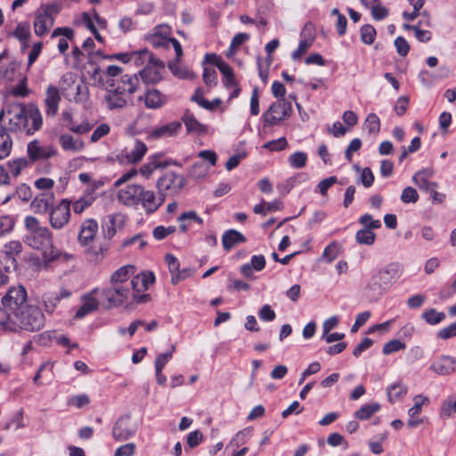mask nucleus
I'll use <instances>...</instances> for the list:
<instances>
[{
  "label": "nucleus",
  "instance_id": "f257e3e1",
  "mask_svg": "<svg viewBox=\"0 0 456 456\" xmlns=\"http://www.w3.org/2000/svg\"><path fill=\"white\" fill-rule=\"evenodd\" d=\"M1 303L8 311L5 331L36 332L44 328L45 315L37 305L29 303L24 286L11 287L2 297Z\"/></svg>",
  "mask_w": 456,
  "mask_h": 456
},
{
  "label": "nucleus",
  "instance_id": "f03ea898",
  "mask_svg": "<svg viewBox=\"0 0 456 456\" xmlns=\"http://www.w3.org/2000/svg\"><path fill=\"white\" fill-rule=\"evenodd\" d=\"M8 125L4 128L11 133L35 134L42 127V114L36 104L12 102L6 106Z\"/></svg>",
  "mask_w": 456,
  "mask_h": 456
},
{
  "label": "nucleus",
  "instance_id": "7ed1b4c3",
  "mask_svg": "<svg viewBox=\"0 0 456 456\" xmlns=\"http://www.w3.org/2000/svg\"><path fill=\"white\" fill-rule=\"evenodd\" d=\"M403 272V265L399 262H391L382 266L370 278L366 285L365 289L369 296L380 297L401 278Z\"/></svg>",
  "mask_w": 456,
  "mask_h": 456
},
{
  "label": "nucleus",
  "instance_id": "20e7f679",
  "mask_svg": "<svg viewBox=\"0 0 456 456\" xmlns=\"http://www.w3.org/2000/svg\"><path fill=\"white\" fill-rule=\"evenodd\" d=\"M26 234L24 242L30 248L42 250L43 253L53 246L52 232L39 221L32 216H27L24 221Z\"/></svg>",
  "mask_w": 456,
  "mask_h": 456
},
{
  "label": "nucleus",
  "instance_id": "39448f33",
  "mask_svg": "<svg viewBox=\"0 0 456 456\" xmlns=\"http://www.w3.org/2000/svg\"><path fill=\"white\" fill-rule=\"evenodd\" d=\"M61 11L57 4H41L35 12L34 32L42 37L47 34L54 24V18Z\"/></svg>",
  "mask_w": 456,
  "mask_h": 456
},
{
  "label": "nucleus",
  "instance_id": "423d86ee",
  "mask_svg": "<svg viewBox=\"0 0 456 456\" xmlns=\"http://www.w3.org/2000/svg\"><path fill=\"white\" fill-rule=\"evenodd\" d=\"M138 425L130 415L118 419L112 428V436L118 442H123L133 437L137 432Z\"/></svg>",
  "mask_w": 456,
  "mask_h": 456
},
{
  "label": "nucleus",
  "instance_id": "0eeeda50",
  "mask_svg": "<svg viewBox=\"0 0 456 456\" xmlns=\"http://www.w3.org/2000/svg\"><path fill=\"white\" fill-rule=\"evenodd\" d=\"M110 307H116L125 303L131 296L129 284L111 283L102 292Z\"/></svg>",
  "mask_w": 456,
  "mask_h": 456
},
{
  "label": "nucleus",
  "instance_id": "6e6552de",
  "mask_svg": "<svg viewBox=\"0 0 456 456\" xmlns=\"http://www.w3.org/2000/svg\"><path fill=\"white\" fill-rule=\"evenodd\" d=\"M106 94L104 95V102L107 108L110 110H120L127 105L128 100L126 93L115 87L114 79H107Z\"/></svg>",
  "mask_w": 456,
  "mask_h": 456
},
{
  "label": "nucleus",
  "instance_id": "1a4fd4ad",
  "mask_svg": "<svg viewBox=\"0 0 456 456\" xmlns=\"http://www.w3.org/2000/svg\"><path fill=\"white\" fill-rule=\"evenodd\" d=\"M291 112V104L284 99L278 100L273 102L267 111L264 114V121L265 124L274 126L289 116Z\"/></svg>",
  "mask_w": 456,
  "mask_h": 456
},
{
  "label": "nucleus",
  "instance_id": "9d476101",
  "mask_svg": "<svg viewBox=\"0 0 456 456\" xmlns=\"http://www.w3.org/2000/svg\"><path fill=\"white\" fill-rule=\"evenodd\" d=\"M70 219V201L62 200L56 207L49 211V223L55 230L62 229Z\"/></svg>",
  "mask_w": 456,
  "mask_h": 456
},
{
  "label": "nucleus",
  "instance_id": "9b49d317",
  "mask_svg": "<svg viewBox=\"0 0 456 456\" xmlns=\"http://www.w3.org/2000/svg\"><path fill=\"white\" fill-rule=\"evenodd\" d=\"M185 178L174 172H167L157 182V187L160 193L176 194L185 185Z\"/></svg>",
  "mask_w": 456,
  "mask_h": 456
},
{
  "label": "nucleus",
  "instance_id": "f8f14e48",
  "mask_svg": "<svg viewBox=\"0 0 456 456\" xmlns=\"http://www.w3.org/2000/svg\"><path fill=\"white\" fill-rule=\"evenodd\" d=\"M143 187L139 184H129L119 190L118 200L126 207L137 208L140 205Z\"/></svg>",
  "mask_w": 456,
  "mask_h": 456
},
{
  "label": "nucleus",
  "instance_id": "ddd939ff",
  "mask_svg": "<svg viewBox=\"0 0 456 456\" xmlns=\"http://www.w3.org/2000/svg\"><path fill=\"white\" fill-rule=\"evenodd\" d=\"M205 62H213L224 76V84L225 87L237 86L233 70L224 60L215 53H208L204 58Z\"/></svg>",
  "mask_w": 456,
  "mask_h": 456
},
{
  "label": "nucleus",
  "instance_id": "4468645a",
  "mask_svg": "<svg viewBox=\"0 0 456 456\" xmlns=\"http://www.w3.org/2000/svg\"><path fill=\"white\" fill-rule=\"evenodd\" d=\"M429 369L437 375L447 376L456 372V358L441 354L430 364Z\"/></svg>",
  "mask_w": 456,
  "mask_h": 456
},
{
  "label": "nucleus",
  "instance_id": "2eb2a0df",
  "mask_svg": "<svg viewBox=\"0 0 456 456\" xmlns=\"http://www.w3.org/2000/svg\"><path fill=\"white\" fill-rule=\"evenodd\" d=\"M141 200L140 205L146 214L151 215L156 212L164 203L165 195L160 193L159 191V195H156L153 191H147L143 188Z\"/></svg>",
  "mask_w": 456,
  "mask_h": 456
},
{
  "label": "nucleus",
  "instance_id": "dca6fc26",
  "mask_svg": "<svg viewBox=\"0 0 456 456\" xmlns=\"http://www.w3.org/2000/svg\"><path fill=\"white\" fill-rule=\"evenodd\" d=\"M164 69V63L157 59L147 64L139 74L142 79L147 84H156L161 79V70Z\"/></svg>",
  "mask_w": 456,
  "mask_h": 456
},
{
  "label": "nucleus",
  "instance_id": "f3484780",
  "mask_svg": "<svg viewBox=\"0 0 456 456\" xmlns=\"http://www.w3.org/2000/svg\"><path fill=\"white\" fill-rule=\"evenodd\" d=\"M27 151L32 161L47 159L56 155V150L53 146H41L37 140H34L28 144Z\"/></svg>",
  "mask_w": 456,
  "mask_h": 456
},
{
  "label": "nucleus",
  "instance_id": "a211bd4d",
  "mask_svg": "<svg viewBox=\"0 0 456 456\" xmlns=\"http://www.w3.org/2000/svg\"><path fill=\"white\" fill-rule=\"evenodd\" d=\"M61 94L59 89L50 85L46 89V95L45 99V114L47 117H54L59 110V104L61 102Z\"/></svg>",
  "mask_w": 456,
  "mask_h": 456
},
{
  "label": "nucleus",
  "instance_id": "6ab92c4d",
  "mask_svg": "<svg viewBox=\"0 0 456 456\" xmlns=\"http://www.w3.org/2000/svg\"><path fill=\"white\" fill-rule=\"evenodd\" d=\"M54 195L53 192H42L35 197L30 207L37 214H45L53 207Z\"/></svg>",
  "mask_w": 456,
  "mask_h": 456
},
{
  "label": "nucleus",
  "instance_id": "aec40b11",
  "mask_svg": "<svg viewBox=\"0 0 456 456\" xmlns=\"http://www.w3.org/2000/svg\"><path fill=\"white\" fill-rule=\"evenodd\" d=\"M155 281V276L151 272H144L135 275L127 284H129L130 290L133 289L134 293H140L145 291Z\"/></svg>",
  "mask_w": 456,
  "mask_h": 456
},
{
  "label": "nucleus",
  "instance_id": "412c9836",
  "mask_svg": "<svg viewBox=\"0 0 456 456\" xmlns=\"http://www.w3.org/2000/svg\"><path fill=\"white\" fill-rule=\"evenodd\" d=\"M182 120L186 126L187 133L189 134L202 135L208 132V126L198 121L194 114L188 109L184 110Z\"/></svg>",
  "mask_w": 456,
  "mask_h": 456
},
{
  "label": "nucleus",
  "instance_id": "4be33fe9",
  "mask_svg": "<svg viewBox=\"0 0 456 456\" xmlns=\"http://www.w3.org/2000/svg\"><path fill=\"white\" fill-rule=\"evenodd\" d=\"M98 232V224L94 219H87L81 224L78 233V241L81 245L86 246L93 241Z\"/></svg>",
  "mask_w": 456,
  "mask_h": 456
},
{
  "label": "nucleus",
  "instance_id": "5701e85b",
  "mask_svg": "<svg viewBox=\"0 0 456 456\" xmlns=\"http://www.w3.org/2000/svg\"><path fill=\"white\" fill-rule=\"evenodd\" d=\"M182 129V124L179 121H174L161 126L152 130L150 136L153 139L167 138L175 136Z\"/></svg>",
  "mask_w": 456,
  "mask_h": 456
},
{
  "label": "nucleus",
  "instance_id": "b1692460",
  "mask_svg": "<svg viewBox=\"0 0 456 456\" xmlns=\"http://www.w3.org/2000/svg\"><path fill=\"white\" fill-rule=\"evenodd\" d=\"M139 100L144 101V104L148 109H159L162 107L166 102V96L162 94L157 89H150L148 90L144 96H140Z\"/></svg>",
  "mask_w": 456,
  "mask_h": 456
},
{
  "label": "nucleus",
  "instance_id": "393cba45",
  "mask_svg": "<svg viewBox=\"0 0 456 456\" xmlns=\"http://www.w3.org/2000/svg\"><path fill=\"white\" fill-rule=\"evenodd\" d=\"M146 151L147 147L145 143L141 141H135L131 149H126L123 158L126 163H137L142 160Z\"/></svg>",
  "mask_w": 456,
  "mask_h": 456
},
{
  "label": "nucleus",
  "instance_id": "a878e982",
  "mask_svg": "<svg viewBox=\"0 0 456 456\" xmlns=\"http://www.w3.org/2000/svg\"><path fill=\"white\" fill-rule=\"evenodd\" d=\"M124 223V217L118 215H110L108 216V221L102 225V232L104 237L111 239L117 232L118 229H120Z\"/></svg>",
  "mask_w": 456,
  "mask_h": 456
},
{
  "label": "nucleus",
  "instance_id": "bb28decb",
  "mask_svg": "<svg viewBox=\"0 0 456 456\" xmlns=\"http://www.w3.org/2000/svg\"><path fill=\"white\" fill-rule=\"evenodd\" d=\"M246 240L247 239L242 233L233 229L226 231L222 237V244L226 251L240 243L246 242Z\"/></svg>",
  "mask_w": 456,
  "mask_h": 456
},
{
  "label": "nucleus",
  "instance_id": "cd10ccee",
  "mask_svg": "<svg viewBox=\"0 0 456 456\" xmlns=\"http://www.w3.org/2000/svg\"><path fill=\"white\" fill-rule=\"evenodd\" d=\"M74 259V255L67 252H62L53 245L44 252V261L49 264L53 261H60L61 263H69Z\"/></svg>",
  "mask_w": 456,
  "mask_h": 456
},
{
  "label": "nucleus",
  "instance_id": "c85d7f7f",
  "mask_svg": "<svg viewBox=\"0 0 456 456\" xmlns=\"http://www.w3.org/2000/svg\"><path fill=\"white\" fill-rule=\"evenodd\" d=\"M310 32L311 24H306L301 33V36L305 38L300 41L297 48L292 53V58L294 60L300 59L314 43V37H307Z\"/></svg>",
  "mask_w": 456,
  "mask_h": 456
},
{
  "label": "nucleus",
  "instance_id": "c756f323",
  "mask_svg": "<svg viewBox=\"0 0 456 456\" xmlns=\"http://www.w3.org/2000/svg\"><path fill=\"white\" fill-rule=\"evenodd\" d=\"M139 86V78L137 75L126 74L121 77L118 86H116L118 90L126 93L128 95L134 94Z\"/></svg>",
  "mask_w": 456,
  "mask_h": 456
},
{
  "label": "nucleus",
  "instance_id": "7c9ffc66",
  "mask_svg": "<svg viewBox=\"0 0 456 456\" xmlns=\"http://www.w3.org/2000/svg\"><path fill=\"white\" fill-rule=\"evenodd\" d=\"M166 262L167 264L169 272L171 273L172 284H176L185 278V271L180 272V264L175 256L171 254L167 255Z\"/></svg>",
  "mask_w": 456,
  "mask_h": 456
},
{
  "label": "nucleus",
  "instance_id": "2f4dec72",
  "mask_svg": "<svg viewBox=\"0 0 456 456\" xmlns=\"http://www.w3.org/2000/svg\"><path fill=\"white\" fill-rule=\"evenodd\" d=\"M99 306L98 301L92 296L86 295L83 297V303L81 306L78 308L77 313L75 314V319H82L86 315L93 313L97 310Z\"/></svg>",
  "mask_w": 456,
  "mask_h": 456
},
{
  "label": "nucleus",
  "instance_id": "473e14b6",
  "mask_svg": "<svg viewBox=\"0 0 456 456\" xmlns=\"http://www.w3.org/2000/svg\"><path fill=\"white\" fill-rule=\"evenodd\" d=\"M135 268L134 265H124L118 268L110 278V283H128L129 278L134 275Z\"/></svg>",
  "mask_w": 456,
  "mask_h": 456
},
{
  "label": "nucleus",
  "instance_id": "72a5a7b5",
  "mask_svg": "<svg viewBox=\"0 0 456 456\" xmlns=\"http://www.w3.org/2000/svg\"><path fill=\"white\" fill-rule=\"evenodd\" d=\"M74 32L71 28H57L53 30L52 34V37H56L59 36H64L65 38H61L58 43V49L61 53L64 54L69 48V44L67 39H71L73 37Z\"/></svg>",
  "mask_w": 456,
  "mask_h": 456
},
{
  "label": "nucleus",
  "instance_id": "f704fd0d",
  "mask_svg": "<svg viewBox=\"0 0 456 456\" xmlns=\"http://www.w3.org/2000/svg\"><path fill=\"white\" fill-rule=\"evenodd\" d=\"M59 142L64 151L77 152L84 147V143L81 140H75L68 134H61L59 138Z\"/></svg>",
  "mask_w": 456,
  "mask_h": 456
},
{
  "label": "nucleus",
  "instance_id": "c9c22d12",
  "mask_svg": "<svg viewBox=\"0 0 456 456\" xmlns=\"http://www.w3.org/2000/svg\"><path fill=\"white\" fill-rule=\"evenodd\" d=\"M425 173H428L429 176L433 175V172L431 170L424 169L414 174L412 181L419 189L430 191L433 187H436V183L429 182L424 175Z\"/></svg>",
  "mask_w": 456,
  "mask_h": 456
},
{
  "label": "nucleus",
  "instance_id": "e433bc0d",
  "mask_svg": "<svg viewBox=\"0 0 456 456\" xmlns=\"http://www.w3.org/2000/svg\"><path fill=\"white\" fill-rule=\"evenodd\" d=\"M407 387L402 382H397L387 388L388 400L391 403L400 401L407 394Z\"/></svg>",
  "mask_w": 456,
  "mask_h": 456
},
{
  "label": "nucleus",
  "instance_id": "4c0bfd02",
  "mask_svg": "<svg viewBox=\"0 0 456 456\" xmlns=\"http://www.w3.org/2000/svg\"><path fill=\"white\" fill-rule=\"evenodd\" d=\"M178 222H180V230L183 232H185L191 223L195 222L199 224H203V220L201 217H200L195 211H187L182 213L179 217L177 218Z\"/></svg>",
  "mask_w": 456,
  "mask_h": 456
},
{
  "label": "nucleus",
  "instance_id": "58836bf2",
  "mask_svg": "<svg viewBox=\"0 0 456 456\" xmlns=\"http://www.w3.org/2000/svg\"><path fill=\"white\" fill-rule=\"evenodd\" d=\"M109 249V246L107 244H102L99 247H90L86 249V256L88 260L97 265L105 257V255Z\"/></svg>",
  "mask_w": 456,
  "mask_h": 456
},
{
  "label": "nucleus",
  "instance_id": "ea45409f",
  "mask_svg": "<svg viewBox=\"0 0 456 456\" xmlns=\"http://www.w3.org/2000/svg\"><path fill=\"white\" fill-rule=\"evenodd\" d=\"M155 56L147 49L132 52L131 62L136 66H146L154 60Z\"/></svg>",
  "mask_w": 456,
  "mask_h": 456
},
{
  "label": "nucleus",
  "instance_id": "a19ab883",
  "mask_svg": "<svg viewBox=\"0 0 456 456\" xmlns=\"http://www.w3.org/2000/svg\"><path fill=\"white\" fill-rule=\"evenodd\" d=\"M12 149V140L5 128H0V159L8 157Z\"/></svg>",
  "mask_w": 456,
  "mask_h": 456
},
{
  "label": "nucleus",
  "instance_id": "79ce46f5",
  "mask_svg": "<svg viewBox=\"0 0 456 456\" xmlns=\"http://www.w3.org/2000/svg\"><path fill=\"white\" fill-rule=\"evenodd\" d=\"M379 410L380 404L379 403L363 404L358 411L354 412V417L361 420H366Z\"/></svg>",
  "mask_w": 456,
  "mask_h": 456
},
{
  "label": "nucleus",
  "instance_id": "37998d69",
  "mask_svg": "<svg viewBox=\"0 0 456 456\" xmlns=\"http://www.w3.org/2000/svg\"><path fill=\"white\" fill-rule=\"evenodd\" d=\"M12 35L23 44L24 48L27 47V41L31 36L29 24L27 22L19 23Z\"/></svg>",
  "mask_w": 456,
  "mask_h": 456
},
{
  "label": "nucleus",
  "instance_id": "c03bdc74",
  "mask_svg": "<svg viewBox=\"0 0 456 456\" xmlns=\"http://www.w3.org/2000/svg\"><path fill=\"white\" fill-rule=\"evenodd\" d=\"M355 240L360 245L371 246L376 240V234L370 229H360L355 234Z\"/></svg>",
  "mask_w": 456,
  "mask_h": 456
},
{
  "label": "nucleus",
  "instance_id": "a18cd8bd",
  "mask_svg": "<svg viewBox=\"0 0 456 456\" xmlns=\"http://www.w3.org/2000/svg\"><path fill=\"white\" fill-rule=\"evenodd\" d=\"M16 224L12 216L5 215L0 216V239L12 232Z\"/></svg>",
  "mask_w": 456,
  "mask_h": 456
},
{
  "label": "nucleus",
  "instance_id": "49530a36",
  "mask_svg": "<svg viewBox=\"0 0 456 456\" xmlns=\"http://www.w3.org/2000/svg\"><path fill=\"white\" fill-rule=\"evenodd\" d=\"M422 318L431 325L438 324L445 318V314L443 312H437L436 309L431 308L426 310L422 314Z\"/></svg>",
  "mask_w": 456,
  "mask_h": 456
},
{
  "label": "nucleus",
  "instance_id": "de8ad7c7",
  "mask_svg": "<svg viewBox=\"0 0 456 456\" xmlns=\"http://www.w3.org/2000/svg\"><path fill=\"white\" fill-rule=\"evenodd\" d=\"M361 40L365 45H371L376 38V29L372 25L366 24L360 29Z\"/></svg>",
  "mask_w": 456,
  "mask_h": 456
},
{
  "label": "nucleus",
  "instance_id": "09e8293b",
  "mask_svg": "<svg viewBox=\"0 0 456 456\" xmlns=\"http://www.w3.org/2000/svg\"><path fill=\"white\" fill-rule=\"evenodd\" d=\"M93 66V70L90 75V78L93 81L94 86H106L107 83L104 76V71L101 68L94 63H90Z\"/></svg>",
  "mask_w": 456,
  "mask_h": 456
},
{
  "label": "nucleus",
  "instance_id": "8fccbe9b",
  "mask_svg": "<svg viewBox=\"0 0 456 456\" xmlns=\"http://www.w3.org/2000/svg\"><path fill=\"white\" fill-rule=\"evenodd\" d=\"M456 413V399L449 396L442 404L440 415L443 418H450Z\"/></svg>",
  "mask_w": 456,
  "mask_h": 456
},
{
  "label": "nucleus",
  "instance_id": "3c124183",
  "mask_svg": "<svg viewBox=\"0 0 456 456\" xmlns=\"http://www.w3.org/2000/svg\"><path fill=\"white\" fill-rule=\"evenodd\" d=\"M59 302L60 296H58V294L49 293L45 294L43 297L45 311L48 314H53Z\"/></svg>",
  "mask_w": 456,
  "mask_h": 456
},
{
  "label": "nucleus",
  "instance_id": "603ef678",
  "mask_svg": "<svg viewBox=\"0 0 456 456\" xmlns=\"http://www.w3.org/2000/svg\"><path fill=\"white\" fill-rule=\"evenodd\" d=\"M331 15H334L337 17L336 21V28L338 36L342 37L346 32V27H347V20L346 16L338 11V9L334 8L331 10Z\"/></svg>",
  "mask_w": 456,
  "mask_h": 456
},
{
  "label": "nucleus",
  "instance_id": "864d4df0",
  "mask_svg": "<svg viewBox=\"0 0 456 456\" xmlns=\"http://www.w3.org/2000/svg\"><path fill=\"white\" fill-rule=\"evenodd\" d=\"M364 126L370 134L379 133L380 130L379 118L374 113L369 114L365 119Z\"/></svg>",
  "mask_w": 456,
  "mask_h": 456
},
{
  "label": "nucleus",
  "instance_id": "5fc2aeb1",
  "mask_svg": "<svg viewBox=\"0 0 456 456\" xmlns=\"http://www.w3.org/2000/svg\"><path fill=\"white\" fill-rule=\"evenodd\" d=\"M359 224H361L363 226L362 229H370V231L379 229L381 227L380 220L373 219L372 216L370 214L362 215L359 218Z\"/></svg>",
  "mask_w": 456,
  "mask_h": 456
},
{
  "label": "nucleus",
  "instance_id": "6e6d98bb",
  "mask_svg": "<svg viewBox=\"0 0 456 456\" xmlns=\"http://www.w3.org/2000/svg\"><path fill=\"white\" fill-rule=\"evenodd\" d=\"M428 403V399L422 395H416L414 397V404L408 411L409 417H416L419 416L422 411V406Z\"/></svg>",
  "mask_w": 456,
  "mask_h": 456
},
{
  "label": "nucleus",
  "instance_id": "4d7b16f0",
  "mask_svg": "<svg viewBox=\"0 0 456 456\" xmlns=\"http://www.w3.org/2000/svg\"><path fill=\"white\" fill-rule=\"evenodd\" d=\"M307 160V154L303 151H297L289 156V162L295 168L305 167Z\"/></svg>",
  "mask_w": 456,
  "mask_h": 456
},
{
  "label": "nucleus",
  "instance_id": "13d9d810",
  "mask_svg": "<svg viewBox=\"0 0 456 456\" xmlns=\"http://www.w3.org/2000/svg\"><path fill=\"white\" fill-rule=\"evenodd\" d=\"M406 345L398 339H393L386 343L382 348L384 354H391L395 352L405 349Z\"/></svg>",
  "mask_w": 456,
  "mask_h": 456
},
{
  "label": "nucleus",
  "instance_id": "bf43d9fd",
  "mask_svg": "<svg viewBox=\"0 0 456 456\" xmlns=\"http://www.w3.org/2000/svg\"><path fill=\"white\" fill-rule=\"evenodd\" d=\"M203 81L205 85L209 88H212L216 86L217 73L214 68H204Z\"/></svg>",
  "mask_w": 456,
  "mask_h": 456
},
{
  "label": "nucleus",
  "instance_id": "052dcab7",
  "mask_svg": "<svg viewBox=\"0 0 456 456\" xmlns=\"http://www.w3.org/2000/svg\"><path fill=\"white\" fill-rule=\"evenodd\" d=\"M28 165V162L24 158L17 159L8 163L9 170L11 174L14 176H18L20 174L21 170L27 167Z\"/></svg>",
  "mask_w": 456,
  "mask_h": 456
},
{
  "label": "nucleus",
  "instance_id": "680f3d73",
  "mask_svg": "<svg viewBox=\"0 0 456 456\" xmlns=\"http://www.w3.org/2000/svg\"><path fill=\"white\" fill-rule=\"evenodd\" d=\"M401 200L405 204L416 203L419 200V194L413 187L408 186L403 190Z\"/></svg>",
  "mask_w": 456,
  "mask_h": 456
},
{
  "label": "nucleus",
  "instance_id": "e2e57ef3",
  "mask_svg": "<svg viewBox=\"0 0 456 456\" xmlns=\"http://www.w3.org/2000/svg\"><path fill=\"white\" fill-rule=\"evenodd\" d=\"M175 350V346L173 345L171 346V350L167 353H164L159 354L155 361V369L158 371H162L165 365L171 360L173 357V353Z\"/></svg>",
  "mask_w": 456,
  "mask_h": 456
},
{
  "label": "nucleus",
  "instance_id": "0e129e2a",
  "mask_svg": "<svg viewBox=\"0 0 456 456\" xmlns=\"http://www.w3.org/2000/svg\"><path fill=\"white\" fill-rule=\"evenodd\" d=\"M175 230V226L173 225L167 227L159 225L155 227L153 230V237L158 240H161L169 236L170 234L174 233Z\"/></svg>",
  "mask_w": 456,
  "mask_h": 456
},
{
  "label": "nucleus",
  "instance_id": "69168bd1",
  "mask_svg": "<svg viewBox=\"0 0 456 456\" xmlns=\"http://www.w3.org/2000/svg\"><path fill=\"white\" fill-rule=\"evenodd\" d=\"M327 443L332 447L342 445L345 450L349 446L348 443L345 440L344 436L339 433H331L327 438Z\"/></svg>",
  "mask_w": 456,
  "mask_h": 456
},
{
  "label": "nucleus",
  "instance_id": "338daca9",
  "mask_svg": "<svg viewBox=\"0 0 456 456\" xmlns=\"http://www.w3.org/2000/svg\"><path fill=\"white\" fill-rule=\"evenodd\" d=\"M249 39V35L247 33H238L235 35L232 40L230 49L228 51L227 55H232L233 51L237 49L240 45Z\"/></svg>",
  "mask_w": 456,
  "mask_h": 456
},
{
  "label": "nucleus",
  "instance_id": "774afa93",
  "mask_svg": "<svg viewBox=\"0 0 456 456\" xmlns=\"http://www.w3.org/2000/svg\"><path fill=\"white\" fill-rule=\"evenodd\" d=\"M453 337H456V321L449 326L441 329L437 332V338L443 340H446Z\"/></svg>",
  "mask_w": 456,
  "mask_h": 456
}]
</instances>
